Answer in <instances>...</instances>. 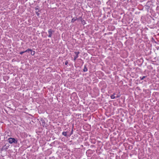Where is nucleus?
I'll return each instance as SVG.
<instances>
[{"instance_id": "2eb2a0df", "label": "nucleus", "mask_w": 159, "mask_h": 159, "mask_svg": "<svg viewBox=\"0 0 159 159\" xmlns=\"http://www.w3.org/2000/svg\"><path fill=\"white\" fill-rule=\"evenodd\" d=\"M116 97L118 98V97H119V96H118Z\"/></svg>"}, {"instance_id": "9d476101", "label": "nucleus", "mask_w": 159, "mask_h": 159, "mask_svg": "<svg viewBox=\"0 0 159 159\" xmlns=\"http://www.w3.org/2000/svg\"><path fill=\"white\" fill-rule=\"evenodd\" d=\"M38 11H36V14H37V16H39V13H38Z\"/></svg>"}, {"instance_id": "f03ea898", "label": "nucleus", "mask_w": 159, "mask_h": 159, "mask_svg": "<svg viewBox=\"0 0 159 159\" xmlns=\"http://www.w3.org/2000/svg\"><path fill=\"white\" fill-rule=\"evenodd\" d=\"M54 32V31L52 30L51 29L49 30L48 31V37L49 38L52 37L53 33Z\"/></svg>"}, {"instance_id": "1a4fd4ad", "label": "nucleus", "mask_w": 159, "mask_h": 159, "mask_svg": "<svg viewBox=\"0 0 159 159\" xmlns=\"http://www.w3.org/2000/svg\"><path fill=\"white\" fill-rule=\"evenodd\" d=\"M111 99H114L115 98V97L114 95H112L111 96Z\"/></svg>"}, {"instance_id": "7ed1b4c3", "label": "nucleus", "mask_w": 159, "mask_h": 159, "mask_svg": "<svg viewBox=\"0 0 159 159\" xmlns=\"http://www.w3.org/2000/svg\"><path fill=\"white\" fill-rule=\"evenodd\" d=\"M75 53L76 55V56L74 57V60H75L78 57V55L80 53V52H75Z\"/></svg>"}, {"instance_id": "9b49d317", "label": "nucleus", "mask_w": 159, "mask_h": 159, "mask_svg": "<svg viewBox=\"0 0 159 159\" xmlns=\"http://www.w3.org/2000/svg\"><path fill=\"white\" fill-rule=\"evenodd\" d=\"M25 51L21 52H20V54L21 55H22L23 53H25Z\"/></svg>"}, {"instance_id": "39448f33", "label": "nucleus", "mask_w": 159, "mask_h": 159, "mask_svg": "<svg viewBox=\"0 0 159 159\" xmlns=\"http://www.w3.org/2000/svg\"><path fill=\"white\" fill-rule=\"evenodd\" d=\"M77 19V18H73L72 19L71 22H73V23L74 22L75 20H76Z\"/></svg>"}, {"instance_id": "4468645a", "label": "nucleus", "mask_w": 159, "mask_h": 159, "mask_svg": "<svg viewBox=\"0 0 159 159\" xmlns=\"http://www.w3.org/2000/svg\"><path fill=\"white\" fill-rule=\"evenodd\" d=\"M68 64V62L66 61L65 63V64L66 65H67Z\"/></svg>"}, {"instance_id": "20e7f679", "label": "nucleus", "mask_w": 159, "mask_h": 159, "mask_svg": "<svg viewBox=\"0 0 159 159\" xmlns=\"http://www.w3.org/2000/svg\"><path fill=\"white\" fill-rule=\"evenodd\" d=\"M87 70H88V69H87V68L86 67V66H85L84 68L83 69V71L84 72H86L87 71Z\"/></svg>"}, {"instance_id": "6e6552de", "label": "nucleus", "mask_w": 159, "mask_h": 159, "mask_svg": "<svg viewBox=\"0 0 159 159\" xmlns=\"http://www.w3.org/2000/svg\"><path fill=\"white\" fill-rule=\"evenodd\" d=\"M62 134L63 135L65 136H67V133H66V132H63L62 133Z\"/></svg>"}, {"instance_id": "f8f14e48", "label": "nucleus", "mask_w": 159, "mask_h": 159, "mask_svg": "<svg viewBox=\"0 0 159 159\" xmlns=\"http://www.w3.org/2000/svg\"><path fill=\"white\" fill-rule=\"evenodd\" d=\"M145 78V76H144L143 77H142V78H141V77H140V79L141 80H143V79Z\"/></svg>"}, {"instance_id": "423d86ee", "label": "nucleus", "mask_w": 159, "mask_h": 159, "mask_svg": "<svg viewBox=\"0 0 159 159\" xmlns=\"http://www.w3.org/2000/svg\"><path fill=\"white\" fill-rule=\"evenodd\" d=\"M30 51H31V49H28L27 50L25 51V52H30Z\"/></svg>"}, {"instance_id": "f257e3e1", "label": "nucleus", "mask_w": 159, "mask_h": 159, "mask_svg": "<svg viewBox=\"0 0 159 159\" xmlns=\"http://www.w3.org/2000/svg\"><path fill=\"white\" fill-rule=\"evenodd\" d=\"M8 141L11 144L12 143H16L17 142V139H15L14 138H10L8 139Z\"/></svg>"}, {"instance_id": "ddd939ff", "label": "nucleus", "mask_w": 159, "mask_h": 159, "mask_svg": "<svg viewBox=\"0 0 159 159\" xmlns=\"http://www.w3.org/2000/svg\"><path fill=\"white\" fill-rule=\"evenodd\" d=\"M35 10L36 11H39V10L37 8H35Z\"/></svg>"}, {"instance_id": "0eeeda50", "label": "nucleus", "mask_w": 159, "mask_h": 159, "mask_svg": "<svg viewBox=\"0 0 159 159\" xmlns=\"http://www.w3.org/2000/svg\"><path fill=\"white\" fill-rule=\"evenodd\" d=\"M30 52H31V54L32 55H34L35 54V52L34 51H32V50L31 51H30Z\"/></svg>"}]
</instances>
